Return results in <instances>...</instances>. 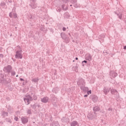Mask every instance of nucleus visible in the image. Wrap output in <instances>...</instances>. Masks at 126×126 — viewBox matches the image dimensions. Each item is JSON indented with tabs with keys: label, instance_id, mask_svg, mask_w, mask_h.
Returning a JSON list of instances; mask_svg holds the SVG:
<instances>
[{
	"label": "nucleus",
	"instance_id": "nucleus-32",
	"mask_svg": "<svg viewBox=\"0 0 126 126\" xmlns=\"http://www.w3.org/2000/svg\"><path fill=\"white\" fill-rule=\"evenodd\" d=\"M14 120H15V121H16V122H18V117L15 116V118H14Z\"/></svg>",
	"mask_w": 126,
	"mask_h": 126
},
{
	"label": "nucleus",
	"instance_id": "nucleus-13",
	"mask_svg": "<svg viewBox=\"0 0 126 126\" xmlns=\"http://www.w3.org/2000/svg\"><path fill=\"white\" fill-rule=\"evenodd\" d=\"M78 125V123L77 121H73L71 124L70 126H76Z\"/></svg>",
	"mask_w": 126,
	"mask_h": 126
},
{
	"label": "nucleus",
	"instance_id": "nucleus-16",
	"mask_svg": "<svg viewBox=\"0 0 126 126\" xmlns=\"http://www.w3.org/2000/svg\"><path fill=\"white\" fill-rule=\"evenodd\" d=\"M86 60L87 61H89L90 62L92 60V57L91 56V55H89L86 57Z\"/></svg>",
	"mask_w": 126,
	"mask_h": 126
},
{
	"label": "nucleus",
	"instance_id": "nucleus-52",
	"mask_svg": "<svg viewBox=\"0 0 126 126\" xmlns=\"http://www.w3.org/2000/svg\"><path fill=\"white\" fill-rule=\"evenodd\" d=\"M16 77H18V75H16Z\"/></svg>",
	"mask_w": 126,
	"mask_h": 126
},
{
	"label": "nucleus",
	"instance_id": "nucleus-47",
	"mask_svg": "<svg viewBox=\"0 0 126 126\" xmlns=\"http://www.w3.org/2000/svg\"><path fill=\"white\" fill-rule=\"evenodd\" d=\"M19 52H21V53H22V50H20V51H18Z\"/></svg>",
	"mask_w": 126,
	"mask_h": 126
},
{
	"label": "nucleus",
	"instance_id": "nucleus-14",
	"mask_svg": "<svg viewBox=\"0 0 126 126\" xmlns=\"http://www.w3.org/2000/svg\"><path fill=\"white\" fill-rule=\"evenodd\" d=\"M8 116V113L3 111L2 112V117L4 118V117H7Z\"/></svg>",
	"mask_w": 126,
	"mask_h": 126
},
{
	"label": "nucleus",
	"instance_id": "nucleus-34",
	"mask_svg": "<svg viewBox=\"0 0 126 126\" xmlns=\"http://www.w3.org/2000/svg\"><path fill=\"white\" fill-rule=\"evenodd\" d=\"M14 18H17V14L16 13L14 14Z\"/></svg>",
	"mask_w": 126,
	"mask_h": 126
},
{
	"label": "nucleus",
	"instance_id": "nucleus-15",
	"mask_svg": "<svg viewBox=\"0 0 126 126\" xmlns=\"http://www.w3.org/2000/svg\"><path fill=\"white\" fill-rule=\"evenodd\" d=\"M71 3L74 4V6H76V4L77 3V0H71L70 1Z\"/></svg>",
	"mask_w": 126,
	"mask_h": 126
},
{
	"label": "nucleus",
	"instance_id": "nucleus-29",
	"mask_svg": "<svg viewBox=\"0 0 126 126\" xmlns=\"http://www.w3.org/2000/svg\"><path fill=\"white\" fill-rule=\"evenodd\" d=\"M16 73L15 72V71H13L11 72V75H13V76H14V75H15Z\"/></svg>",
	"mask_w": 126,
	"mask_h": 126
},
{
	"label": "nucleus",
	"instance_id": "nucleus-9",
	"mask_svg": "<svg viewBox=\"0 0 126 126\" xmlns=\"http://www.w3.org/2000/svg\"><path fill=\"white\" fill-rule=\"evenodd\" d=\"M94 115H96L97 114L96 113V112H99V111H100V107H98V106H95L94 107Z\"/></svg>",
	"mask_w": 126,
	"mask_h": 126
},
{
	"label": "nucleus",
	"instance_id": "nucleus-54",
	"mask_svg": "<svg viewBox=\"0 0 126 126\" xmlns=\"http://www.w3.org/2000/svg\"><path fill=\"white\" fill-rule=\"evenodd\" d=\"M72 42H74L75 41H74V40H72Z\"/></svg>",
	"mask_w": 126,
	"mask_h": 126
},
{
	"label": "nucleus",
	"instance_id": "nucleus-53",
	"mask_svg": "<svg viewBox=\"0 0 126 126\" xmlns=\"http://www.w3.org/2000/svg\"><path fill=\"white\" fill-rule=\"evenodd\" d=\"M70 6H72V5H71H71H70Z\"/></svg>",
	"mask_w": 126,
	"mask_h": 126
},
{
	"label": "nucleus",
	"instance_id": "nucleus-10",
	"mask_svg": "<svg viewBox=\"0 0 126 126\" xmlns=\"http://www.w3.org/2000/svg\"><path fill=\"white\" fill-rule=\"evenodd\" d=\"M29 5L33 9H35V8H37V4L35 3H32V4H30Z\"/></svg>",
	"mask_w": 126,
	"mask_h": 126
},
{
	"label": "nucleus",
	"instance_id": "nucleus-40",
	"mask_svg": "<svg viewBox=\"0 0 126 126\" xmlns=\"http://www.w3.org/2000/svg\"><path fill=\"white\" fill-rule=\"evenodd\" d=\"M36 107H37L38 108H40V107H41V105H40V104H38Z\"/></svg>",
	"mask_w": 126,
	"mask_h": 126
},
{
	"label": "nucleus",
	"instance_id": "nucleus-17",
	"mask_svg": "<svg viewBox=\"0 0 126 126\" xmlns=\"http://www.w3.org/2000/svg\"><path fill=\"white\" fill-rule=\"evenodd\" d=\"M0 6H1L3 8H4L5 5H6V3L3 1L1 2L0 3Z\"/></svg>",
	"mask_w": 126,
	"mask_h": 126
},
{
	"label": "nucleus",
	"instance_id": "nucleus-43",
	"mask_svg": "<svg viewBox=\"0 0 126 126\" xmlns=\"http://www.w3.org/2000/svg\"><path fill=\"white\" fill-rule=\"evenodd\" d=\"M108 111H112V109H111V108H109L108 109Z\"/></svg>",
	"mask_w": 126,
	"mask_h": 126
},
{
	"label": "nucleus",
	"instance_id": "nucleus-25",
	"mask_svg": "<svg viewBox=\"0 0 126 126\" xmlns=\"http://www.w3.org/2000/svg\"><path fill=\"white\" fill-rule=\"evenodd\" d=\"M27 114L29 115H31L32 114V112L31 111V109H28L27 111Z\"/></svg>",
	"mask_w": 126,
	"mask_h": 126
},
{
	"label": "nucleus",
	"instance_id": "nucleus-8",
	"mask_svg": "<svg viewBox=\"0 0 126 126\" xmlns=\"http://www.w3.org/2000/svg\"><path fill=\"white\" fill-rule=\"evenodd\" d=\"M111 91V94H112V95H118V91L114 89H112L110 90Z\"/></svg>",
	"mask_w": 126,
	"mask_h": 126
},
{
	"label": "nucleus",
	"instance_id": "nucleus-24",
	"mask_svg": "<svg viewBox=\"0 0 126 126\" xmlns=\"http://www.w3.org/2000/svg\"><path fill=\"white\" fill-rule=\"evenodd\" d=\"M61 36L62 39H64V36H65V34L64 33H61Z\"/></svg>",
	"mask_w": 126,
	"mask_h": 126
},
{
	"label": "nucleus",
	"instance_id": "nucleus-1",
	"mask_svg": "<svg viewBox=\"0 0 126 126\" xmlns=\"http://www.w3.org/2000/svg\"><path fill=\"white\" fill-rule=\"evenodd\" d=\"M12 69V66L10 65H8L4 67L3 70L4 72L7 73H10L11 70Z\"/></svg>",
	"mask_w": 126,
	"mask_h": 126
},
{
	"label": "nucleus",
	"instance_id": "nucleus-41",
	"mask_svg": "<svg viewBox=\"0 0 126 126\" xmlns=\"http://www.w3.org/2000/svg\"><path fill=\"white\" fill-rule=\"evenodd\" d=\"M58 10H59V12H61V11H62V9L58 8Z\"/></svg>",
	"mask_w": 126,
	"mask_h": 126
},
{
	"label": "nucleus",
	"instance_id": "nucleus-22",
	"mask_svg": "<svg viewBox=\"0 0 126 126\" xmlns=\"http://www.w3.org/2000/svg\"><path fill=\"white\" fill-rule=\"evenodd\" d=\"M6 122H7V123H10V124H11L12 122H11V119H9V118H6L5 120Z\"/></svg>",
	"mask_w": 126,
	"mask_h": 126
},
{
	"label": "nucleus",
	"instance_id": "nucleus-4",
	"mask_svg": "<svg viewBox=\"0 0 126 126\" xmlns=\"http://www.w3.org/2000/svg\"><path fill=\"white\" fill-rule=\"evenodd\" d=\"M15 58V59H22V54H21V52L20 51H17L16 52Z\"/></svg>",
	"mask_w": 126,
	"mask_h": 126
},
{
	"label": "nucleus",
	"instance_id": "nucleus-38",
	"mask_svg": "<svg viewBox=\"0 0 126 126\" xmlns=\"http://www.w3.org/2000/svg\"><path fill=\"white\" fill-rule=\"evenodd\" d=\"M65 30H66V29L65 27H63V31H65Z\"/></svg>",
	"mask_w": 126,
	"mask_h": 126
},
{
	"label": "nucleus",
	"instance_id": "nucleus-44",
	"mask_svg": "<svg viewBox=\"0 0 126 126\" xmlns=\"http://www.w3.org/2000/svg\"><path fill=\"white\" fill-rule=\"evenodd\" d=\"M124 50H126V45L124 46Z\"/></svg>",
	"mask_w": 126,
	"mask_h": 126
},
{
	"label": "nucleus",
	"instance_id": "nucleus-42",
	"mask_svg": "<svg viewBox=\"0 0 126 126\" xmlns=\"http://www.w3.org/2000/svg\"><path fill=\"white\" fill-rule=\"evenodd\" d=\"M84 97H88V94H85V95H84Z\"/></svg>",
	"mask_w": 126,
	"mask_h": 126
},
{
	"label": "nucleus",
	"instance_id": "nucleus-31",
	"mask_svg": "<svg viewBox=\"0 0 126 126\" xmlns=\"http://www.w3.org/2000/svg\"><path fill=\"white\" fill-rule=\"evenodd\" d=\"M9 17L11 18V17H12V12H11L9 13Z\"/></svg>",
	"mask_w": 126,
	"mask_h": 126
},
{
	"label": "nucleus",
	"instance_id": "nucleus-19",
	"mask_svg": "<svg viewBox=\"0 0 126 126\" xmlns=\"http://www.w3.org/2000/svg\"><path fill=\"white\" fill-rule=\"evenodd\" d=\"M24 100L25 101V102H27V105H29V104H30V100H29L28 98H24Z\"/></svg>",
	"mask_w": 126,
	"mask_h": 126
},
{
	"label": "nucleus",
	"instance_id": "nucleus-33",
	"mask_svg": "<svg viewBox=\"0 0 126 126\" xmlns=\"http://www.w3.org/2000/svg\"><path fill=\"white\" fill-rule=\"evenodd\" d=\"M91 93H92L91 90H90V91L87 92L88 95H89L90 94H91Z\"/></svg>",
	"mask_w": 126,
	"mask_h": 126
},
{
	"label": "nucleus",
	"instance_id": "nucleus-46",
	"mask_svg": "<svg viewBox=\"0 0 126 126\" xmlns=\"http://www.w3.org/2000/svg\"><path fill=\"white\" fill-rule=\"evenodd\" d=\"M68 35H69V36L70 37H71V34H70V33H68Z\"/></svg>",
	"mask_w": 126,
	"mask_h": 126
},
{
	"label": "nucleus",
	"instance_id": "nucleus-7",
	"mask_svg": "<svg viewBox=\"0 0 126 126\" xmlns=\"http://www.w3.org/2000/svg\"><path fill=\"white\" fill-rule=\"evenodd\" d=\"M41 101L42 103H48V102H49V97L46 96L41 98Z\"/></svg>",
	"mask_w": 126,
	"mask_h": 126
},
{
	"label": "nucleus",
	"instance_id": "nucleus-51",
	"mask_svg": "<svg viewBox=\"0 0 126 126\" xmlns=\"http://www.w3.org/2000/svg\"><path fill=\"white\" fill-rule=\"evenodd\" d=\"M9 2H12V0L9 1Z\"/></svg>",
	"mask_w": 126,
	"mask_h": 126
},
{
	"label": "nucleus",
	"instance_id": "nucleus-30",
	"mask_svg": "<svg viewBox=\"0 0 126 126\" xmlns=\"http://www.w3.org/2000/svg\"><path fill=\"white\" fill-rule=\"evenodd\" d=\"M33 100H37V96L36 95H33Z\"/></svg>",
	"mask_w": 126,
	"mask_h": 126
},
{
	"label": "nucleus",
	"instance_id": "nucleus-55",
	"mask_svg": "<svg viewBox=\"0 0 126 126\" xmlns=\"http://www.w3.org/2000/svg\"><path fill=\"white\" fill-rule=\"evenodd\" d=\"M74 62H75V61H74V60H73V63H74Z\"/></svg>",
	"mask_w": 126,
	"mask_h": 126
},
{
	"label": "nucleus",
	"instance_id": "nucleus-3",
	"mask_svg": "<svg viewBox=\"0 0 126 126\" xmlns=\"http://www.w3.org/2000/svg\"><path fill=\"white\" fill-rule=\"evenodd\" d=\"M89 120H93V119H96L97 118V115L93 114L91 113H89L87 116Z\"/></svg>",
	"mask_w": 126,
	"mask_h": 126
},
{
	"label": "nucleus",
	"instance_id": "nucleus-12",
	"mask_svg": "<svg viewBox=\"0 0 126 126\" xmlns=\"http://www.w3.org/2000/svg\"><path fill=\"white\" fill-rule=\"evenodd\" d=\"M80 88L81 90H83V91H84L85 92H86V91H88V88L86 87L85 86H81Z\"/></svg>",
	"mask_w": 126,
	"mask_h": 126
},
{
	"label": "nucleus",
	"instance_id": "nucleus-50",
	"mask_svg": "<svg viewBox=\"0 0 126 126\" xmlns=\"http://www.w3.org/2000/svg\"><path fill=\"white\" fill-rule=\"evenodd\" d=\"M54 107H57V104H54Z\"/></svg>",
	"mask_w": 126,
	"mask_h": 126
},
{
	"label": "nucleus",
	"instance_id": "nucleus-35",
	"mask_svg": "<svg viewBox=\"0 0 126 126\" xmlns=\"http://www.w3.org/2000/svg\"><path fill=\"white\" fill-rule=\"evenodd\" d=\"M29 19H32V15H29Z\"/></svg>",
	"mask_w": 126,
	"mask_h": 126
},
{
	"label": "nucleus",
	"instance_id": "nucleus-11",
	"mask_svg": "<svg viewBox=\"0 0 126 126\" xmlns=\"http://www.w3.org/2000/svg\"><path fill=\"white\" fill-rule=\"evenodd\" d=\"M117 75H118V74L115 72V71H112L110 72V76H112L113 78L117 77Z\"/></svg>",
	"mask_w": 126,
	"mask_h": 126
},
{
	"label": "nucleus",
	"instance_id": "nucleus-2",
	"mask_svg": "<svg viewBox=\"0 0 126 126\" xmlns=\"http://www.w3.org/2000/svg\"><path fill=\"white\" fill-rule=\"evenodd\" d=\"M78 85H80V86H85V80L82 78L79 79L77 82Z\"/></svg>",
	"mask_w": 126,
	"mask_h": 126
},
{
	"label": "nucleus",
	"instance_id": "nucleus-48",
	"mask_svg": "<svg viewBox=\"0 0 126 126\" xmlns=\"http://www.w3.org/2000/svg\"><path fill=\"white\" fill-rule=\"evenodd\" d=\"M1 50H2V47H0V51Z\"/></svg>",
	"mask_w": 126,
	"mask_h": 126
},
{
	"label": "nucleus",
	"instance_id": "nucleus-20",
	"mask_svg": "<svg viewBox=\"0 0 126 126\" xmlns=\"http://www.w3.org/2000/svg\"><path fill=\"white\" fill-rule=\"evenodd\" d=\"M27 98L30 100V101H33V98L30 95H27Z\"/></svg>",
	"mask_w": 126,
	"mask_h": 126
},
{
	"label": "nucleus",
	"instance_id": "nucleus-37",
	"mask_svg": "<svg viewBox=\"0 0 126 126\" xmlns=\"http://www.w3.org/2000/svg\"><path fill=\"white\" fill-rule=\"evenodd\" d=\"M87 63V61L84 60L82 61V63Z\"/></svg>",
	"mask_w": 126,
	"mask_h": 126
},
{
	"label": "nucleus",
	"instance_id": "nucleus-5",
	"mask_svg": "<svg viewBox=\"0 0 126 126\" xmlns=\"http://www.w3.org/2000/svg\"><path fill=\"white\" fill-rule=\"evenodd\" d=\"M21 121L24 125L27 124L28 123V118L27 117H22L21 118Z\"/></svg>",
	"mask_w": 126,
	"mask_h": 126
},
{
	"label": "nucleus",
	"instance_id": "nucleus-45",
	"mask_svg": "<svg viewBox=\"0 0 126 126\" xmlns=\"http://www.w3.org/2000/svg\"><path fill=\"white\" fill-rule=\"evenodd\" d=\"M75 60H76V61H78V58H77V57L75 58Z\"/></svg>",
	"mask_w": 126,
	"mask_h": 126
},
{
	"label": "nucleus",
	"instance_id": "nucleus-18",
	"mask_svg": "<svg viewBox=\"0 0 126 126\" xmlns=\"http://www.w3.org/2000/svg\"><path fill=\"white\" fill-rule=\"evenodd\" d=\"M38 80H39V79L38 78H35L32 79V82H35L36 83L38 82Z\"/></svg>",
	"mask_w": 126,
	"mask_h": 126
},
{
	"label": "nucleus",
	"instance_id": "nucleus-49",
	"mask_svg": "<svg viewBox=\"0 0 126 126\" xmlns=\"http://www.w3.org/2000/svg\"><path fill=\"white\" fill-rule=\"evenodd\" d=\"M23 85H25V83L23 82Z\"/></svg>",
	"mask_w": 126,
	"mask_h": 126
},
{
	"label": "nucleus",
	"instance_id": "nucleus-27",
	"mask_svg": "<svg viewBox=\"0 0 126 126\" xmlns=\"http://www.w3.org/2000/svg\"><path fill=\"white\" fill-rule=\"evenodd\" d=\"M36 104H33L32 105V109H33L34 110H35L36 108Z\"/></svg>",
	"mask_w": 126,
	"mask_h": 126
},
{
	"label": "nucleus",
	"instance_id": "nucleus-56",
	"mask_svg": "<svg viewBox=\"0 0 126 126\" xmlns=\"http://www.w3.org/2000/svg\"><path fill=\"white\" fill-rule=\"evenodd\" d=\"M0 82H1V81H0Z\"/></svg>",
	"mask_w": 126,
	"mask_h": 126
},
{
	"label": "nucleus",
	"instance_id": "nucleus-26",
	"mask_svg": "<svg viewBox=\"0 0 126 126\" xmlns=\"http://www.w3.org/2000/svg\"><path fill=\"white\" fill-rule=\"evenodd\" d=\"M64 6H65V5L63 4L62 5V9L63 10H66V8H64Z\"/></svg>",
	"mask_w": 126,
	"mask_h": 126
},
{
	"label": "nucleus",
	"instance_id": "nucleus-23",
	"mask_svg": "<svg viewBox=\"0 0 126 126\" xmlns=\"http://www.w3.org/2000/svg\"><path fill=\"white\" fill-rule=\"evenodd\" d=\"M36 1H37V0H30V4L36 3Z\"/></svg>",
	"mask_w": 126,
	"mask_h": 126
},
{
	"label": "nucleus",
	"instance_id": "nucleus-21",
	"mask_svg": "<svg viewBox=\"0 0 126 126\" xmlns=\"http://www.w3.org/2000/svg\"><path fill=\"white\" fill-rule=\"evenodd\" d=\"M117 16H118L119 19H122L123 18V14H122V13H119L117 14Z\"/></svg>",
	"mask_w": 126,
	"mask_h": 126
},
{
	"label": "nucleus",
	"instance_id": "nucleus-28",
	"mask_svg": "<svg viewBox=\"0 0 126 126\" xmlns=\"http://www.w3.org/2000/svg\"><path fill=\"white\" fill-rule=\"evenodd\" d=\"M68 1H69V0H63V2H64V3H67Z\"/></svg>",
	"mask_w": 126,
	"mask_h": 126
},
{
	"label": "nucleus",
	"instance_id": "nucleus-6",
	"mask_svg": "<svg viewBox=\"0 0 126 126\" xmlns=\"http://www.w3.org/2000/svg\"><path fill=\"white\" fill-rule=\"evenodd\" d=\"M110 90H111V88H107L106 87H104L103 88V92L105 94V95H107L109 92H110Z\"/></svg>",
	"mask_w": 126,
	"mask_h": 126
},
{
	"label": "nucleus",
	"instance_id": "nucleus-39",
	"mask_svg": "<svg viewBox=\"0 0 126 126\" xmlns=\"http://www.w3.org/2000/svg\"><path fill=\"white\" fill-rule=\"evenodd\" d=\"M20 80H21V81H24V79H23L22 78H20Z\"/></svg>",
	"mask_w": 126,
	"mask_h": 126
},
{
	"label": "nucleus",
	"instance_id": "nucleus-36",
	"mask_svg": "<svg viewBox=\"0 0 126 126\" xmlns=\"http://www.w3.org/2000/svg\"><path fill=\"white\" fill-rule=\"evenodd\" d=\"M0 58H1V59L3 58V55L2 54H0Z\"/></svg>",
	"mask_w": 126,
	"mask_h": 126
}]
</instances>
